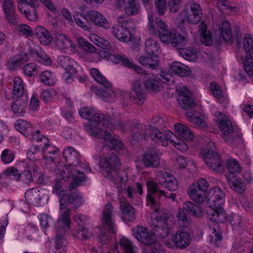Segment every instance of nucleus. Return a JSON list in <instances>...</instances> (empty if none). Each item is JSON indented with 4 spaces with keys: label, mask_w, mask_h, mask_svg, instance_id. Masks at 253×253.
Segmentation results:
<instances>
[{
    "label": "nucleus",
    "mask_w": 253,
    "mask_h": 253,
    "mask_svg": "<svg viewBox=\"0 0 253 253\" xmlns=\"http://www.w3.org/2000/svg\"><path fill=\"white\" fill-rule=\"evenodd\" d=\"M128 123L125 124L121 122L120 118L110 119L107 115H103V119L98 124V126H93L90 127L89 134L94 137H98L104 140V144L108 145L109 148L118 151L121 149L123 144L119 139L115 138L108 129H119L125 132L126 130Z\"/></svg>",
    "instance_id": "nucleus-1"
},
{
    "label": "nucleus",
    "mask_w": 253,
    "mask_h": 253,
    "mask_svg": "<svg viewBox=\"0 0 253 253\" xmlns=\"http://www.w3.org/2000/svg\"><path fill=\"white\" fill-rule=\"evenodd\" d=\"M120 160L115 154L104 157L100 163L102 174L109 180L117 185V188L123 189V186L128 180V175L125 171H119Z\"/></svg>",
    "instance_id": "nucleus-2"
},
{
    "label": "nucleus",
    "mask_w": 253,
    "mask_h": 253,
    "mask_svg": "<svg viewBox=\"0 0 253 253\" xmlns=\"http://www.w3.org/2000/svg\"><path fill=\"white\" fill-rule=\"evenodd\" d=\"M63 211L61 213L60 218L58 219L55 225L57 235L55 240V249L54 253H65L66 251L67 241L64 235L70 229L71 220L70 219V210L65 209V207H61Z\"/></svg>",
    "instance_id": "nucleus-3"
},
{
    "label": "nucleus",
    "mask_w": 253,
    "mask_h": 253,
    "mask_svg": "<svg viewBox=\"0 0 253 253\" xmlns=\"http://www.w3.org/2000/svg\"><path fill=\"white\" fill-rule=\"evenodd\" d=\"M101 223L102 225L99 227L97 237L101 244L106 245L111 240V235L115 232V212L112 207H106L103 211Z\"/></svg>",
    "instance_id": "nucleus-4"
},
{
    "label": "nucleus",
    "mask_w": 253,
    "mask_h": 253,
    "mask_svg": "<svg viewBox=\"0 0 253 253\" xmlns=\"http://www.w3.org/2000/svg\"><path fill=\"white\" fill-rule=\"evenodd\" d=\"M189 196L197 204L207 203L209 206H222L225 204V194L217 187L211 188L208 193L191 194Z\"/></svg>",
    "instance_id": "nucleus-5"
},
{
    "label": "nucleus",
    "mask_w": 253,
    "mask_h": 253,
    "mask_svg": "<svg viewBox=\"0 0 253 253\" xmlns=\"http://www.w3.org/2000/svg\"><path fill=\"white\" fill-rule=\"evenodd\" d=\"M148 26L150 31L153 34H158L160 41L167 43H169L171 39H173L176 31L174 29H168L167 25L160 17L154 19L153 16H148Z\"/></svg>",
    "instance_id": "nucleus-6"
},
{
    "label": "nucleus",
    "mask_w": 253,
    "mask_h": 253,
    "mask_svg": "<svg viewBox=\"0 0 253 253\" xmlns=\"http://www.w3.org/2000/svg\"><path fill=\"white\" fill-rule=\"evenodd\" d=\"M210 207L211 209L208 211V213L211 215L210 217V219L215 222L212 225H210V228L212 230L211 242L217 246V242L221 241L222 237L221 228L217 223L223 222L227 219V216L222 207H214L213 209L211 208L212 207Z\"/></svg>",
    "instance_id": "nucleus-7"
},
{
    "label": "nucleus",
    "mask_w": 253,
    "mask_h": 253,
    "mask_svg": "<svg viewBox=\"0 0 253 253\" xmlns=\"http://www.w3.org/2000/svg\"><path fill=\"white\" fill-rule=\"evenodd\" d=\"M201 155L204 158L207 166L214 172L223 171L224 166L220 156L211 149L205 147L201 150Z\"/></svg>",
    "instance_id": "nucleus-8"
},
{
    "label": "nucleus",
    "mask_w": 253,
    "mask_h": 253,
    "mask_svg": "<svg viewBox=\"0 0 253 253\" xmlns=\"http://www.w3.org/2000/svg\"><path fill=\"white\" fill-rule=\"evenodd\" d=\"M186 42L185 37L176 32L173 39H171L169 43L172 46L177 48L179 55L183 58L190 61H195L197 58V50L194 47L183 48L182 46L185 45Z\"/></svg>",
    "instance_id": "nucleus-9"
},
{
    "label": "nucleus",
    "mask_w": 253,
    "mask_h": 253,
    "mask_svg": "<svg viewBox=\"0 0 253 253\" xmlns=\"http://www.w3.org/2000/svg\"><path fill=\"white\" fill-rule=\"evenodd\" d=\"M174 129L179 138H175V141H173V145L177 149L185 152L188 149L187 144L185 141L192 140L194 137L192 132L187 126L179 123L174 125Z\"/></svg>",
    "instance_id": "nucleus-10"
},
{
    "label": "nucleus",
    "mask_w": 253,
    "mask_h": 253,
    "mask_svg": "<svg viewBox=\"0 0 253 253\" xmlns=\"http://www.w3.org/2000/svg\"><path fill=\"white\" fill-rule=\"evenodd\" d=\"M60 180L55 179V183L53 187V192L60 196L59 200L60 206L66 204H83V196L79 192L72 193L69 195L65 194L64 191L61 190L62 186Z\"/></svg>",
    "instance_id": "nucleus-11"
},
{
    "label": "nucleus",
    "mask_w": 253,
    "mask_h": 253,
    "mask_svg": "<svg viewBox=\"0 0 253 253\" xmlns=\"http://www.w3.org/2000/svg\"><path fill=\"white\" fill-rule=\"evenodd\" d=\"M187 213L195 216H201L203 214V209L202 207H186L183 210L180 209L176 216L179 225L184 228L191 227L192 224Z\"/></svg>",
    "instance_id": "nucleus-12"
},
{
    "label": "nucleus",
    "mask_w": 253,
    "mask_h": 253,
    "mask_svg": "<svg viewBox=\"0 0 253 253\" xmlns=\"http://www.w3.org/2000/svg\"><path fill=\"white\" fill-rule=\"evenodd\" d=\"M216 114L218 117L217 121L218 126L220 130L222 131V137L225 141L233 145L235 137H233L234 134L233 133V128L230 121L220 112H216Z\"/></svg>",
    "instance_id": "nucleus-13"
},
{
    "label": "nucleus",
    "mask_w": 253,
    "mask_h": 253,
    "mask_svg": "<svg viewBox=\"0 0 253 253\" xmlns=\"http://www.w3.org/2000/svg\"><path fill=\"white\" fill-rule=\"evenodd\" d=\"M161 72L160 75L162 79L150 78L144 82L146 89L153 92L160 91L163 88V83L169 85L173 83V79L170 74H166L162 70Z\"/></svg>",
    "instance_id": "nucleus-14"
},
{
    "label": "nucleus",
    "mask_w": 253,
    "mask_h": 253,
    "mask_svg": "<svg viewBox=\"0 0 253 253\" xmlns=\"http://www.w3.org/2000/svg\"><path fill=\"white\" fill-rule=\"evenodd\" d=\"M104 56H107L109 60L115 63H122L124 66L133 70L138 74L143 75L145 77L148 75L141 67L133 64L125 55L105 52Z\"/></svg>",
    "instance_id": "nucleus-15"
},
{
    "label": "nucleus",
    "mask_w": 253,
    "mask_h": 253,
    "mask_svg": "<svg viewBox=\"0 0 253 253\" xmlns=\"http://www.w3.org/2000/svg\"><path fill=\"white\" fill-rule=\"evenodd\" d=\"M129 126L131 140L138 142L142 139H147V137L149 136V125H145L138 120H135L130 123Z\"/></svg>",
    "instance_id": "nucleus-16"
},
{
    "label": "nucleus",
    "mask_w": 253,
    "mask_h": 253,
    "mask_svg": "<svg viewBox=\"0 0 253 253\" xmlns=\"http://www.w3.org/2000/svg\"><path fill=\"white\" fill-rule=\"evenodd\" d=\"M172 217L169 211L166 209L158 207L155 209L151 214V222L152 226H158L168 222L173 223Z\"/></svg>",
    "instance_id": "nucleus-17"
},
{
    "label": "nucleus",
    "mask_w": 253,
    "mask_h": 253,
    "mask_svg": "<svg viewBox=\"0 0 253 253\" xmlns=\"http://www.w3.org/2000/svg\"><path fill=\"white\" fill-rule=\"evenodd\" d=\"M60 174L62 176V179L65 180H68L70 177L72 178L73 180L68 187V189L70 191L76 189L84 180V174L76 169H71L67 168L66 171L62 170L60 172Z\"/></svg>",
    "instance_id": "nucleus-18"
},
{
    "label": "nucleus",
    "mask_w": 253,
    "mask_h": 253,
    "mask_svg": "<svg viewBox=\"0 0 253 253\" xmlns=\"http://www.w3.org/2000/svg\"><path fill=\"white\" fill-rule=\"evenodd\" d=\"M176 98L181 108L185 110H191L196 106L195 100L191 96L190 91L185 86L176 90Z\"/></svg>",
    "instance_id": "nucleus-19"
},
{
    "label": "nucleus",
    "mask_w": 253,
    "mask_h": 253,
    "mask_svg": "<svg viewBox=\"0 0 253 253\" xmlns=\"http://www.w3.org/2000/svg\"><path fill=\"white\" fill-rule=\"evenodd\" d=\"M146 96L142 83L140 80L134 81L132 83V90L129 94L130 100L134 103L141 105L144 103Z\"/></svg>",
    "instance_id": "nucleus-20"
},
{
    "label": "nucleus",
    "mask_w": 253,
    "mask_h": 253,
    "mask_svg": "<svg viewBox=\"0 0 253 253\" xmlns=\"http://www.w3.org/2000/svg\"><path fill=\"white\" fill-rule=\"evenodd\" d=\"M132 233L134 237L145 245H150L156 242L155 237L147 228L137 226L133 229Z\"/></svg>",
    "instance_id": "nucleus-21"
},
{
    "label": "nucleus",
    "mask_w": 253,
    "mask_h": 253,
    "mask_svg": "<svg viewBox=\"0 0 253 253\" xmlns=\"http://www.w3.org/2000/svg\"><path fill=\"white\" fill-rule=\"evenodd\" d=\"M202 9L197 3H192L190 5V11H184L183 14L185 19L182 20V22L187 21L191 24H197L201 20L202 16Z\"/></svg>",
    "instance_id": "nucleus-22"
},
{
    "label": "nucleus",
    "mask_w": 253,
    "mask_h": 253,
    "mask_svg": "<svg viewBox=\"0 0 253 253\" xmlns=\"http://www.w3.org/2000/svg\"><path fill=\"white\" fill-rule=\"evenodd\" d=\"M90 89L92 91L95 92L100 98L105 101L112 102L116 99V94L110 83L104 84L101 87L91 86Z\"/></svg>",
    "instance_id": "nucleus-23"
},
{
    "label": "nucleus",
    "mask_w": 253,
    "mask_h": 253,
    "mask_svg": "<svg viewBox=\"0 0 253 253\" xmlns=\"http://www.w3.org/2000/svg\"><path fill=\"white\" fill-rule=\"evenodd\" d=\"M80 116L82 118H84L91 122H92V124L90 126H86V129L89 131L90 127L94 126H98V124L101 122V119H103V115L99 113H96L95 111L93 109H90L88 108H84L81 109L79 112Z\"/></svg>",
    "instance_id": "nucleus-24"
},
{
    "label": "nucleus",
    "mask_w": 253,
    "mask_h": 253,
    "mask_svg": "<svg viewBox=\"0 0 253 253\" xmlns=\"http://www.w3.org/2000/svg\"><path fill=\"white\" fill-rule=\"evenodd\" d=\"M63 157L68 166L69 169H75L74 167L77 166L80 163V155L79 153L75 150L73 148L68 147L64 150L63 153ZM66 171V169L65 170Z\"/></svg>",
    "instance_id": "nucleus-25"
},
{
    "label": "nucleus",
    "mask_w": 253,
    "mask_h": 253,
    "mask_svg": "<svg viewBox=\"0 0 253 253\" xmlns=\"http://www.w3.org/2000/svg\"><path fill=\"white\" fill-rule=\"evenodd\" d=\"M142 161L147 167L157 168L160 160L157 153L153 149L148 150L143 154Z\"/></svg>",
    "instance_id": "nucleus-26"
},
{
    "label": "nucleus",
    "mask_w": 253,
    "mask_h": 253,
    "mask_svg": "<svg viewBox=\"0 0 253 253\" xmlns=\"http://www.w3.org/2000/svg\"><path fill=\"white\" fill-rule=\"evenodd\" d=\"M85 15L88 16V19L97 26L106 29L110 27L107 19L100 13L96 11H87L85 13Z\"/></svg>",
    "instance_id": "nucleus-27"
},
{
    "label": "nucleus",
    "mask_w": 253,
    "mask_h": 253,
    "mask_svg": "<svg viewBox=\"0 0 253 253\" xmlns=\"http://www.w3.org/2000/svg\"><path fill=\"white\" fill-rule=\"evenodd\" d=\"M191 240L189 232L181 230L176 232L173 242L180 249H184L188 246Z\"/></svg>",
    "instance_id": "nucleus-28"
},
{
    "label": "nucleus",
    "mask_w": 253,
    "mask_h": 253,
    "mask_svg": "<svg viewBox=\"0 0 253 253\" xmlns=\"http://www.w3.org/2000/svg\"><path fill=\"white\" fill-rule=\"evenodd\" d=\"M29 60L27 53L21 52L19 54L9 58L6 64L7 68L10 70H15L18 66L24 64Z\"/></svg>",
    "instance_id": "nucleus-29"
},
{
    "label": "nucleus",
    "mask_w": 253,
    "mask_h": 253,
    "mask_svg": "<svg viewBox=\"0 0 253 253\" xmlns=\"http://www.w3.org/2000/svg\"><path fill=\"white\" fill-rule=\"evenodd\" d=\"M162 177L164 180H160V184L166 189L170 191H175L178 188V182L175 177L167 172L162 174Z\"/></svg>",
    "instance_id": "nucleus-30"
},
{
    "label": "nucleus",
    "mask_w": 253,
    "mask_h": 253,
    "mask_svg": "<svg viewBox=\"0 0 253 253\" xmlns=\"http://www.w3.org/2000/svg\"><path fill=\"white\" fill-rule=\"evenodd\" d=\"M40 42L45 45L50 44L52 41V37L48 31L44 27L39 26L36 27L34 34Z\"/></svg>",
    "instance_id": "nucleus-31"
},
{
    "label": "nucleus",
    "mask_w": 253,
    "mask_h": 253,
    "mask_svg": "<svg viewBox=\"0 0 253 253\" xmlns=\"http://www.w3.org/2000/svg\"><path fill=\"white\" fill-rule=\"evenodd\" d=\"M112 33L119 40L127 42L129 41V32L126 28L120 25H116L113 27Z\"/></svg>",
    "instance_id": "nucleus-32"
},
{
    "label": "nucleus",
    "mask_w": 253,
    "mask_h": 253,
    "mask_svg": "<svg viewBox=\"0 0 253 253\" xmlns=\"http://www.w3.org/2000/svg\"><path fill=\"white\" fill-rule=\"evenodd\" d=\"M15 127L20 133L27 137L33 133V128L29 122L22 119L18 120L15 124Z\"/></svg>",
    "instance_id": "nucleus-33"
},
{
    "label": "nucleus",
    "mask_w": 253,
    "mask_h": 253,
    "mask_svg": "<svg viewBox=\"0 0 253 253\" xmlns=\"http://www.w3.org/2000/svg\"><path fill=\"white\" fill-rule=\"evenodd\" d=\"M24 87L22 80L19 77L13 79V88L12 97L13 99H19L23 96Z\"/></svg>",
    "instance_id": "nucleus-34"
},
{
    "label": "nucleus",
    "mask_w": 253,
    "mask_h": 253,
    "mask_svg": "<svg viewBox=\"0 0 253 253\" xmlns=\"http://www.w3.org/2000/svg\"><path fill=\"white\" fill-rule=\"evenodd\" d=\"M150 129L148 131V137L151 139L157 142L162 143V145L166 146L168 145L167 141H164L165 135L157 128L149 125Z\"/></svg>",
    "instance_id": "nucleus-35"
},
{
    "label": "nucleus",
    "mask_w": 253,
    "mask_h": 253,
    "mask_svg": "<svg viewBox=\"0 0 253 253\" xmlns=\"http://www.w3.org/2000/svg\"><path fill=\"white\" fill-rule=\"evenodd\" d=\"M55 43L58 49L62 50L71 47L72 44L71 40L66 35L56 33L55 35Z\"/></svg>",
    "instance_id": "nucleus-36"
},
{
    "label": "nucleus",
    "mask_w": 253,
    "mask_h": 253,
    "mask_svg": "<svg viewBox=\"0 0 253 253\" xmlns=\"http://www.w3.org/2000/svg\"><path fill=\"white\" fill-rule=\"evenodd\" d=\"M74 18L76 24L84 31L91 32L90 25L87 21L88 16L82 14L80 12H77L74 15Z\"/></svg>",
    "instance_id": "nucleus-37"
},
{
    "label": "nucleus",
    "mask_w": 253,
    "mask_h": 253,
    "mask_svg": "<svg viewBox=\"0 0 253 253\" xmlns=\"http://www.w3.org/2000/svg\"><path fill=\"white\" fill-rule=\"evenodd\" d=\"M150 56H141L139 58V62L143 66L155 69L159 65V60L158 55H149Z\"/></svg>",
    "instance_id": "nucleus-38"
},
{
    "label": "nucleus",
    "mask_w": 253,
    "mask_h": 253,
    "mask_svg": "<svg viewBox=\"0 0 253 253\" xmlns=\"http://www.w3.org/2000/svg\"><path fill=\"white\" fill-rule=\"evenodd\" d=\"M170 69L174 73L181 77L188 76L191 73L190 69L179 62H173L170 66Z\"/></svg>",
    "instance_id": "nucleus-39"
},
{
    "label": "nucleus",
    "mask_w": 253,
    "mask_h": 253,
    "mask_svg": "<svg viewBox=\"0 0 253 253\" xmlns=\"http://www.w3.org/2000/svg\"><path fill=\"white\" fill-rule=\"evenodd\" d=\"M39 191L37 189H30L26 192L25 197L26 202L28 205L38 204L41 198L39 194Z\"/></svg>",
    "instance_id": "nucleus-40"
},
{
    "label": "nucleus",
    "mask_w": 253,
    "mask_h": 253,
    "mask_svg": "<svg viewBox=\"0 0 253 253\" xmlns=\"http://www.w3.org/2000/svg\"><path fill=\"white\" fill-rule=\"evenodd\" d=\"M241 59L246 73L249 76H253V52L246 53Z\"/></svg>",
    "instance_id": "nucleus-41"
},
{
    "label": "nucleus",
    "mask_w": 253,
    "mask_h": 253,
    "mask_svg": "<svg viewBox=\"0 0 253 253\" xmlns=\"http://www.w3.org/2000/svg\"><path fill=\"white\" fill-rule=\"evenodd\" d=\"M119 244L123 253H138L137 248L126 238L121 239Z\"/></svg>",
    "instance_id": "nucleus-42"
},
{
    "label": "nucleus",
    "mask_w": 253,
    "mask_h": 253,
    "mask_svg": "<svg viewBox=\"0 0 253 253\" xmlns=\"http://www.w3.org/2000/svg\"><path fill=\"white\" fill-rule=\"evenodd\" d=\"M74 60L69 56L60 55L57 58V63L65 70L75 71L73 68Z\"/></svg>",
    "instance_id": "nucleus-43"
},
{
    "label": "nucleus",
    "mask_w": 253,
    "mask_h": 253,
    "mask_svg": "<svg viewBox=\"0 0 253 253\" xmlns=\"http://www.w3.org/2000/svg\"><path fill=\"white\" fill-rule=\"evenodd\" d=\"M145 50L148 55H158L159 47L158 42L152 39H149L145 42Z\"/></svg>",
    "instance_id": "nucleus-44"
},
{
    "label": "nucleus",
    "mask_w": 253,
    "mask_h": 253,
    "mask_svg": "<svg viewBox=\"0 0 253 253\" xmlns=\"http://www.w3.org/2000/svg\"><path fill=\"white\" fill-rule=\"evenodd\" d=\"M140 8L137 0H127V3L125 7V11L127 15H134L137 14Z\"/></svg>",
    "instance_id": "nucleus-45"
},
{
    "label": "nucleus",
    "mask_w": 253,
    "mask_h": 253,
    "mask_svg": "<svg viewBox=\"0 0 253 253\" xmlns=\"http://www.w3.org/2000/svg\"><path fill=\"white\" fill-rule=\"evenodd\" d=\"M23 71L26 76L34 77L39 74L40 67L35 63L26 64L23 67Z\"/></svg>",
    "instance_id": "nucleus-46"
},
{
    "label": "nucleus",
    "mask_w": 253,
    "mask_h": 253,
    "mask_svg": "<svg viewBox=\"0 0 253 253\" xmlns=\"http://www.w3.org/2000/svg\"><path fill=\"white\" fill-rule=\"evenodd\" d=\"M221 34L223 39L226 42H231L232 39V34L229 23L227 21H224L222 23Z\"/></svg>",
    "instance_id": "nucleus-47"
},
{
    "label": "nucleus",
    "mask_w": 253,
    "mask_h": 253,
    "mask_svg": "<svg viewBox=\"0 0 253 253\" xmlns=\"http://www.w3.org/2000/svg\"><path fill=\"white\" fill-rule=\"evenodd\" d=\"M122 218L124 220L132 221L135 218V210L133 207H121Z\"/></svg>",
    "instance_id": "nucleus-48"
},
{
    "label": "nucleus",
    "mask_w": 253,
    "mask_h": 253,
    "mask_svg": "<svg viewBox=\"0 0 253 253\" xmlns=\"http://www.w3.org/2000/svg\"><path fill=\"white\" fill-rule=\"evenodd\" d=\"M172 224L173 223H171V222H168V224H163L158 226L153 227L158 236L162 238H165L169 235V228Z\"/></svg>",
    "instance_id": "nucleus-49"
},
{
    "label": "nucleus",
    "mask_w": 253,
    "mask_h": 253,
    "mask_svg": "<svg viewBox=\"0 0 253 253\" xmlns=\"http://www.w3.org/2000/svg\"><path fill=\"white\" fill-rule=\"evenodd\" d=\"M33 177L36 179V182L40 184L46 183L48 181V178L41 171L38 167L34 166L33 169Z\"/></svg>",
    "instance_id": "nucleus-50"
},
{
    "label": "nucleus",
    "mask_w": 253,
    "mask_h": 253,
    "mask_svg": "<svg viewBox=\"0 0 253 253\" xmlns=\"http://www.w3.org/2000/svg\"><path fill=\"white\" fill-rule=\"evenodd\" d=\"M20 11L24 14L25 17L31 21H35L38 18V14L36 8H30L29 7H20Z\"/></svg>",
    "instance_id": "nucleus-51"
},
{
    "label": "nucleus",
    "mask_w": 253,
    "mask_h": 253,
    "mask_svg": "<svg viewBox=\"0 0 253 253\" xmlns=\"http://www.w3.org/2000/svg\"><path fill=\"white\" fill-rule=\"evenodd\" d=\"M27 104L26 100L19 98L11 105V109L15 114H20L25 110Z\"/></svg>",
    "instance_id": "nucleus-52"
},
{
    "label": "nucleus",
    "mask_w": 253,
    "mask_h": 253,
    "mask_svg": "<svg viewBox=\"0 0 253 253\" xmlns=\"http://www.w3.org/2000/svg\"><path fill=\"white\" fill-rule=\"evenodd\" d=\"M90 73L94 80L100 84L103 85L109 83L98 69L92 68L90 70Z\"/></svg>",
    "instance_id": "nucleus-53"
},
{
    "label": "nucleus",
    "mask_w": 253,
    "mask_h": 253,
    "mask_svg": "<svg viewBox=\"0 0 253 253\" xmlns=\"http://www.w3.org/2000/svg\"><path fill=\"white\" fill-rule=\"evenodd\" d=\"M225 167L227 168L229 173L231 174L239 173L241 170L240 167L237 161L235 160L232 161H231V160H227Z\"/></svg>",
    "instance_id": "nucleus-54"
},
{
    "label": "nucleus",
    "mask_w": 253,
    "mask_h": 253,
    "mask_svg": "<svg viewBox=\"0 0 253 253\" xmlns=\"http://www.w3.org/2000/svg\"><path fill=\"white\" fill-rule=\"evenodd\" d=\"M229 185L233 190L239 193H243L246 189V185L241 179H235V181L230 182Z\"/></svg>",
    "instance_id": "nucleus-55"
},
{
    "label": "nucleus",
    "mask_w": 253,
    "mask_h": 253,
    "mask_svg": "<svg viewBox=\"0 0 253 253\" xmlns=\"http://www.w3.org/2000/svg\"><path fill=\"white\" fill-rule=\"evenodd\" d=\"M186 116L188 120L198 125L200 127H204L205 126L206 123L204 119L201 117L196 116L192 112H187Z\"/></svg>",
    "instance_id": "nucleus-56"
},
{
    "label": "nucleus",
    "mask_w": 253,
    "mask_h": 253,
    "mask_svg": "<svg viewBox=\"0 0 253 253\" xmlns=\"http://www.w3.org/2000/svg\"><path fill=\"white\" fill-rule=\"evenodd\" d=\"M40 80L45 84L51 85L54 84L52 73L49 71H45L40 74Z\"/></svg>",
    "instance_id": "nucleus-57"
},
{
    "label": "nucleus",
    "mask_w": 253,
    "mask_h": 253,
    "mask_svg": "<svg viewBox=\"0 0 253 253\" xmlns=\"http://www.w3.org/2000/svg\"><path fill=\"white\" fill-rule=\"evenodd\" d=\"M92 235V234L88 230L83 226V225H79L78 228V233L76 235L77 238L81 240H87Z\"/></svg>",
    "instance_id": "nucleus-58"
},
{
    "label": "nucleus",
    "mask_w": 253,
    "mask_h": 253,
    "mask_svg": "<svg viewBox=\"0 0 253 253\" xmlns=\"http://www.w3.org/2000/svg\"><path fill=\"white\" fill-rule=\"evenodd\" d=\"M243 48L246 53L253 52V39L250 35H247L244 37Z\"/></svg>",
    "instance_id": "nucleus-59"
},
{
    "label": "nucleus",
    "mask_w": 253,
    "mask_h": 253,
    "mask_svg": "<svg viewBox=\"0 0 253 253\" xmlns=\"http://www.w3.org/2000/svg\"><path fill=\"white\" fill-rule=\"evenodd\" d=\"M4 173L7 177L16 180H19L21 176L19 171L14 167L9 168L5 170Z\"/></svg>",
    "instance_id": "nucleus-60"
},
{
    "label": "nucleus",
    "mask_w": 253,
    "mask_h": 253,
    "mask_svg": "<svg viewBox=\"0 0 253 253\" xmlns=\"http://www.w3.org/2000/svg\"><path fill=\"white\" fill-rule=\"evenodd\" d=\"M34 167H28L27 169L24 170L21 174L22 179L26 183L31 182L33 180V169Z\"/></svg>",
    "instance_id": "nucleus-61"
},
{
    "label": "nucleus",
    "mask_w": 253,
    "mask_h": 253,
    "mask_svg": "<svg viewBox=\"0 0 253 253\" xmlns=\"http://www.w3.org/2000/svg\"><path fill=\"white\" fill-rule=\"evenodd\" d=\"M29 7L30 8H36L38 6L37 0H21L18 2V7L20 10V7Z\"/></svg>",
    "instance_id": "nucleus-62"
},
{
    "label": "nucleus",
    "mask_w": 253,
    "mask_h": 253,
    "mask_svg": "<svg viewBox=\"0 0 253 253\" xmlns=\"http://www.w3.org/2000/svg\"><path fill=\"white\" fill-rule=\"evenodd\" d=\"M1 158L4 163L9 164L14 160L15 155L10 150L5 149L2 153Z\"/></svg>",
    "instance_id": "nucleus-63"
},
{
    "label": "nucleus",
    "mask_w": 253,
    "mask_h": 253,
    "mask_svg": "<svg viewBox=\"0 0 253 253\" xmlns=\"http://www.w3.org/2000/svg\"><path fill=\"white\" fill-rule=\"evenodd\" d=\"M80 45L84 50L90 53H94L96 51L95 47L87 41L84 39L81 38L78 40Z\"/></svg>",
    "instance_id": "nucleus-64"
}]
</instances>
